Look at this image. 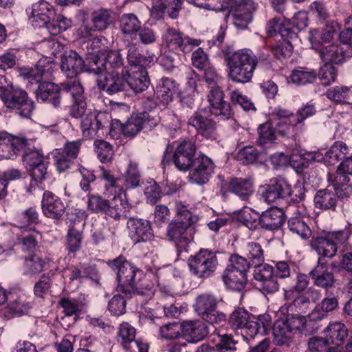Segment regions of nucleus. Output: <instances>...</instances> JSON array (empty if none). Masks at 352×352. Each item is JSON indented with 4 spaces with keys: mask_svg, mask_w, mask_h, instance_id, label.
Returning a JSON list of instances; mask_svg holds the SVG:
<instances>
[{
    "mask_svg": "<svg viewBox=\"0 0 352 352\" xmlns=\"http://www.w3.org/2000/svg\"><path fill=\"white\" fill-rule=\"evenodd\" d=\"M176 89L174 80L168 78H163L156 87V94L163 103L168 104L172 100Z\"/></svg>",
    "mask_w": 352,
    "mask_h": 352,
    "instance_id": "obj_43",
    "label": "nucleus"
},
{
    "mask_svg": "<svg viewBox=\"0 0 352 352\" xmlns=\"http://www.w3.org/2000/svg\"><path fill=\"white\" fill-rule=\"evenodd\" d=\"M208 333L207 326L202 320H186L182 322V337L188 342H199Z\"/></svg>",
    "mask_w": 352,
    "mask_h": 352,
    "instance_id": "obj_26",
    "label": "nucleus"
},
{
    "mask_svg": "<svg viewBox=\"0 0 352 352\" xmlns=\"http://www.w3.org/2000/svg\"><path fill=\"white\" fill-rule=\"evenodd\" d=\"M222 278L228 287L236 291L243 289L248 281L246 273L228 268L224 271Z\"/></svg>",
    "mask_w": 352,
    "mask_h": 352,
    "instance_id": "obj_36",
    "label": "nucleus"
},
{
    "mask_svg": "<svg viewBox=\"0 0 352 352\" xmlns=\"http://www.w3.org/2000/svg\"><path fill=\"white\" fill-rule=\"evenodd\" d=\"M56 63L47 57L41 58L34 67H23L20 75L32 84L40 82L43 79H49L52 76Z\"/></svg>",
    "mask_w": 352,
    "mask_h": 352,
    "instance_id": "obj_13",
    "label": "nucleus"
},
{
    "mask_svg": "<svg viewBox=\"0 0 352 352\" xmlns=\"http://www.w3.org/2000/svg\"><path fill=\"white\" fill-rule=\"evenodd\" d=\"M41 207L43 214L53 219H60L65 210V206L60 198L49 190L43 193Z\"/></svg>",
    "mask_w": 352,
    "mask_h": 352,
    "instance_id": "obj_23",
    "label": "nucleus"
},
{
    "mask_svg": "<svg viewBox=\"0 0 352 352\" xmlns=\"http://www.w3.org/2000/svg\"><path fill=\"white\" fill-rule=\"evenodd\" d=\"M144 116H131L125 124L122 125L123 135L128 138H133L138 134L142 129Z\"/></svg>",
    "mask_w": 352,
    "mask_h": 352,
    "instance_id": "obj_52",
    "label": "nucleus"
},
{
    "mask_svg": "<svg viewBox=\"0 0 352 352\" xmlns=\"http://www.w3.org/2000/svg\"><path fill=\"white\" fill-rule=\"evenodd\" d=\"M63 95L64 93H69L74 100L84 98V89L80 82L76 80H69L61 84Z\"/></svg>",
    "mask_w": 352,
    "mask_h": 352,
    "instance_id": "obj_61",
    "label": "nucleus"
},
{
    "mask_svg": "<svg viewBox=\"0 0 352 352\" xmlns=\"http://www.w3.org/2000/svg\"><path fill=\"white\" fill-rule=\"evenodd\" d=\"M0 98L6 108L24 118H29L34 107L28 93L19 87L11 86L7 92L0 89Z\"/></svg>",
    "mask_w": 352,
    "mask_h": 352,
    "instance_id": "obj_5",
    "label": "nucleus"
},
{
    "mask_svg": "<svg viewBox=\"0 0 352 352\" xmlns=\"http://www.w3.org/2000/svg\"><path fill=\"white\" fill-rule=\"evenodd\" d=\"M196 149L193 140H184L181 142L173 155V163L175 166L182 171L188 170L196 159Z\"/></svg>",
    "mask_w": 352,
    "mask_h": 352,
    "instance_id": "obj_17",
    "label": "nucleus"
},
{
    "mask_svg": "<svg viewBox=\"0 0 352 352\" xmlns=\"http://www.w3.org/2000/svg\"><path fill=\"white\" fill-rule=\"evenodd\" d=\"M190 226L184 221H172L168 226L166 236L170 241L175 243L178 256L188 251L191 239L187 233V230Z\"/></svg>",
    "mask_w": 352,
    "mask_h": 352,
    "instance_id": "obj_14",
    "label": "nucleus"
},
{
    "mask_svg": "<svg viewBox=\"0 0 352 352\" xmlns=\"http://www.w3.org/2000/svg\"><path fill=\"white\" fill-rule=\"evenodd\" d=\"M228 325L234 330H241L242 334L254 338L256 334L266 333L271 328L268 315L261 316L255 320H250V314L243 308L234 309L229 316Z\"/></svg>",
    "mask_w": 352,
    "mask_h": 352,
    "instance_id": "obj_3",
    "label": "nucleus"
},
{
    "mask_svg": "<svg viewBox=\"0 0 352 352\" xmlns=\"http://www.w3.org/2000/svg\"><path fill=\"white\" fill-rule=\"evenodd\" d=\"M259 191L265 201L270 204L291 196L292 185L284 177H276L261 186Z\"/></svg>",
    "mask_w": 352,
    "mask_h": 352,
    "instance_id": "obj_9",
    "label": "nucleus"
},
{
    "mask_svg": "<svg viewBox=\"0 0 352 352\" xmlns=\"http://www.w3.org/2000/svg\"><path fill=\"white\" fill-rule=\"evenodd\" d=\"M94 144L101 162L108 163L111 162L113 157V150L109 142L102 140H96Z\"/></svg>",
    "mask_w": 352,
    "mask_h": 352,
    "instance_id": "obj_56",
    "label": "nucleus"
},
{
    "mask_svg": "<svg viewBox=\"0 0 352 352\" xmlns=\"http://www.w3.org/2000/svg\"><path fill=\"white\" fill-rule=\"evenodd\" d=\"M113 197L109 200L106 215L114 220L118 221L122 218H128L133 206L126 198V193L123 187L115 190Z\"/></svg>",
    "mask_w": 352,
    "mask_h": 352,
    "instance_id": "obj_15",
    "label": "nucleus"
},
{
    "mask_svg": "<svg viewBox=\"0 0 352 352\" xmlns=\"http://www.w3.org/2000/svg\"><path fill=\"white\" fill-rule=\"evenodd\" d=\"M113 12L110 9L99 8L93 11L89 19L83 21L82 29L87 35L102 32L114 21Z\"/></svg>",
    "mask_w": 352,
    "mask_h": 352,
    "instance_id": "obj_12",
    "label": "nucleus"
},
{
    "mask_svg": "<svg viewBox=\"0 0 352 352\" xmlns=\"http://www.w3.org/2000/svg\"><path fill=\"white\" fill-rule=\"evenodd\" d=\"M190 271L197 278H208L216 270L218 265L214 252L200 250L196 254L190 256L188 261Z\"/></svg>",
    "mask_w": 352,
    "mask_h": 352,
    "instance_id": "obj_6",
    "label": "nucleus"
},
{
    "mask_svg": "<svg viewBox=\"0 0 352 352\" xmlns=\"http://www.w3.org/2000/svg\"><path fill=\"white\" fill-rule=\"evenodd\" d=\"M292 331L285 319L276 321L273 327V334L278 344H284L292 338Z\"/></svg>",
    "mask_w": 352,
    "mask_h": 352,
    "instance_id": "obj_51",
    "label": "nucleus"
},
{
    "mask_svg": "<svg viewBox=\"0 0 352 352\" xmlns=\"http://www.w3.org/2000/svg\"><path fill=\"white\" fill-rule=\"evenodd\" d=\"M347 153L348 148L345 143L336 142L324 155V162L328 166H333Z\"/></svg>",
    "mask_w": 352,
    "mask_h": 352,
    "instance_id": "obj_46",
    "label": "nucleus"
},
{
    "mask_svg": "<svg viewBox=\"0 0 352 352\" xmlns=\"http://www.w3.org/2000/svg\"><path fill=\"white\" fill-rule=\"evenodd\" d=\"M309 276L314 280L315 285L324 289L333 287L335 283L333 274L329 272L324 265H318L310 272Z\"/></svg>",
    "mask_w": 352,
    "mask_h": 352,
    "instance_id": "obj_32",
    "label": "nucleus"
},
{
    "mask_svg": "<svg viewBox=\"0 0 352 352\" xmlns=\"http://www.w3.org/2000/svg\"><path fill=\"white\" fill-rule=\"evenodd\" d=\"M217 307V300L210 294H202L196 298L195 310L204 320L211 324H217L226 320V316Z\"/></svg>",
    "mask_w": 352,
    "mask_h": 352,
    "instance_id": "obj_7",
    "label": "nucleus"
},
{
    "mask_svg": "<svg viewBox=\"0 0 352 352\" xmlns=\"http://www.w3.org/2000/svg\"><path fill=\"white\" fill-rule=\"evenodd\" d=\"M56 16L54 7L48 2L40 1L32 5L30 19L36 27L46 26Z\"/></svg>",
    "mask_w": 352,
    "mask_h": 352,
    "instance_id": "obj_24",
    "label": "nucleus"
},
{
    "mask_svg": "<svg viewBox=\"0 0 352 352\" xmlns=\"http://www.w3.org/2000/svg\"><path fill=\"white\" fill-rule=\"evenodd\" d=\"M245 252L251 265L254 267L260 265L264 261L263 250L258 243H248L245 248Z\"/></svg>",
    "mask_w": 352,
    "mask_h": 352,
    "instance_id": "obj_54",
    "label": "nucleus"
},
{
    "mask_svg": "<svg viewBox=\"0 0 352 352\" xmlns=\"http://www.w3.org/2000/svg\"><path fill=\"white\" fill-rule=\"evenodd\" d=\"M188 124L206 139L213 140L217 138V123L212 119L204 116L201 111L195 112L189 118Z\"/></svg>",
    "mask_w": 352,
    "mask_h": 352,
    "instance_id": "obj_22",
    "label": "nucleus"
},
{
    "mask_svg": "<svg viewBox=\"0 0 352 352\" xmlns=\"http://www.w3.org/2000/svg\"><path fill=\"white\" fill-rule=\"evenodd\" d=\"M82 232L76 229L74 226L69 228L66 236L65 248L68 252L69 254H73L75 256V254L81 248V243L82 241Z\"/></svg>",
    "mask_w": 352,
    "mask_h": 352,
    "instance_id": "obj_48",
    "label": "nucleus"
},
{
    "mask_svg": "<svg viewBox=\"0 0 352 352\" xmlns=\"http://www.w3.org/2000/svg\"><path fill=\"white\" fill-rule=\"evenodd\" d=\"M83 65L82 58L76 52L71 50L62 56L60 68L68 78H72L82 72Z\"/></svg>",
    "mask_w": 352,
    "mask_h": 352,
    "instance_id": "obj_28",
    "label": "nucleus"
},
{
    "mask_svg": "<svg viewBox=\"0 0 352 352\" xmlns=\"http://www.w3.org/2000/svg\"><path fill=\"white\" fill-rule=\"evenodd\" d=\"M36 96L38 100L50 104L56 108L58 107L63 98L62 87L54 82H41L37 89Z\"/></svg>",
    "mask_w": 352,
    "mask_h": 352,
    "instance_id": "obj_25",
    "label": "nucleus"
},
{
    "mask_svg": "<svg viewBox=\"0 0 352 352\" xmlns=\"http://www.w3.org/2000/svg\"><path fill=\"white\" fill-rule=\"evenodd\" d=\"M316 207L321 210H335L337 204L336 194L329 189L318 190L314 197Z\"/></svg>",
    "mask_w": 352,
    "mask_h": 352,
    "instance_id": "obj_40",
    "label": "nucleus"
},
{
    "mask_svg": "<svg viewBox=\"0 0 352 352\" xmlns=\"http://www.w3.org/2000/svg\"><path fill=\"white\" fill-rule=\"evenodd\" d=\"M328 180L333 186V192L336 197L348 198L352 194V185L349 184V178L347 175L329 174Z\"/></svg>",
    "mask_w": 352,
    "mask_h": 352,
    "instance_id": "obj_35",
    "label": "nucleus"
},
{
    "mask_svg": "<svg viewBox=\"0 0 352 352\" xmlns=\"http://www.w3.org/2000/svg\"><path fill=\"white\" fill-rule=\"evenodd\" d=\"M309 280L308 276L304 274L297 275L296 283L294 286L289 287L285 291V295L287 299L292 300L296 305V300L303 296L309 288L308 285Z\"/></svg>",
    "mask_w": 352,
    "mask_h": 352,
    "instance_id": "obj_39",
    "label": "nucleus"
},
{
    "mask_svg": "<svg viewBox=\"0 0 352 352\" xmlns=\"http://www.w3.org/2000/svg\"><path fill=\"white\" fill-rule=\"evenodd\" d=\"M349 236L350 232L346 229L324 232L313 236L311 247L320 256L333 258L338 252V246L344 244Z\"/></svg>",
    "mask_w": 352,
    "mask_h": 352,
    "instance_id": "obj_4",
    "label": "nucleus"
},
{
    "mask_svg": "<svg viewBox=\"0 0 352 352\" xmlns=\"http://www.w3.org/2000/svg\"><path fill=\"white\" fill-rule=\"evenodd\" d=\"M258 133L257 143L263 148H267L273 144L278 135L276 128L274 129L270 122L261 124L258 128Z\"/></svg>",
    "mask_w": 352,
    "mask_h": 352,
    "instance_id": "obj_42",
    "label": "nucleus"
},
{
    "mask_svg": "<svg viewBox=\"0 0 352 352\" xmlns=\"http://www.w3.org/2000/svg\"><path fill=\"white\" fill-rule=\"evenodd\" d=\"M234 24L240 28H245L252 21L251 5L248 3L230 12Z\"/></svg>",
    "mask_w": 352,
    "mask_h": 352,
    "instance_id": "obj_45",
    "label": "nucleus"
},
{
    "mask_svg": "<svg viewBox=\"0 0 352 352\" xmlns=\"http://www.w3.org/2000/svg\"><path fill=\"white\" fill-rule=\"evenodd\" d=\"M46 262L45 259L36 254H30L25 257L23 263L25 274L34 275L43 272Z\"/></svg>",
    "mask_w": 352,
    "mask_h": 352,
    "instance_id": "obj_50",
    "label": "nucleus"
},
{
    "mask_svg": "<svg viewBox=\"0 0 352 352\" xmlns=\"http://www.w3.org/2000/svg\"><path fill=\"white\" fill-rule=\"evenodd\" d=\"M52 285V279L49 275L43 274L34 287V294L39 298H43L50 292Z\"/></svg>",
    "mask_w": 352,
    "mask_h": 352,
    "instance_id": "obj_63",
    "label": "nucleus"
},
{
    "mask_svg": "<svg viewBox=\"0 0 352 352\" xmlns=\"http://www.w3.org/2000/svg\"><path fill=\"white\" fill-rule=\"evenodd\" d=\"M109 125V116L105 113H90L81 122L82 133L87 139H94L104 134V129Z\"/></svg>",
    "mask_w": 352,
    "mask_h": 352,
    "instance_id": "obj_10",
    "label": "nucleus"
},
{
    "mask_svg": "<svg viewBox=\"0 0 352 352\" xmlns=\"http://www.w3.org/2000/svg\"><path fill=\"white\" fill-rule=\"evenodd\" d=\"M284 221L283 212L278 208H271L261 215L259 224L263 228L274 230L278 229Z\"/></svg>",
    "mask_w": 352,
    "mask_h": 352,
    "instance_id": "obj_30",
    "label": "nucleus"
},
{
    "mask_svg": "<svg viewBox=\"0 0 352 352\" xmlns=\"http://www.w3.org/2000/svg\"><path fill=\"white\" fill-rule=\"evenodd\" d=\"M189 179L191 183L204 184L209 181L214 165L212 161L206 155H199L195 160Z\"/></svg>",
    "mask_w": 352,
    "mask_h": 352,
    "instance_id": "obj_19",
    "label": "nucleus"
},
{
    "mask_svg": "<svg viewBox=\"0 0 352 352\" xmlns=\"http://www.w3.org/2000/svg\"><path fill=\"white\" fill-rule=\"evenodd\" d=\"M349 88L345 86H336L329 89L326 92V96L331 100L341 103L349 96Z\"/></svg>",
    "mask_w": 352,
    "mask_h": 352,
    "instance_id": "obj_64",
    "label": "nucleus"
},
{
    "mask_svg": "<svg viewBox=\"0 0 352 352\" xmlns=\"http://www.w3.org/2000/svg\"><path fill=\"white\" fill-rule=\"evenodd\" d=\"M228 190L246 200L254 192V183L252 179L246 178H232L228 184Z\"/></svg>",
    "mask_w": 352,
    "mask_h": 352,
    "instance_id": "obj_31",
    "label": "nucleus"
},
{
    "mask_svg": "<svg viewBox=\"0 0 352 352\" xmlns=\"http://www.w3.org/2000/svg\"><path fill=\"white\" fill-rule=\"evenodd\" d=\"M126 82L135 93H140L148 88L150 82L146 70L140 69L129 74Z\"/></svg>",
    "mask_w": 352,
    "mask_h": 352,
    "instance_id": "obj_37",
    "label": "nucleus"
},
{
    "mask_svg": "<svg viewBox=\"0 0 352 352\" xmlns=\"http://www.w3.org/2000/svg\"><path fill=\"white\" fill-rule=\"evenodd\" d=\"M109 200L98 195H88L87 208L91 212H103L106 214V210L109 206Z\"/></svg>",
    "mask_w": 352,
    "mask_h": 352,
    "instance_id": "obj_59",
    "label": "nucleus"
},
{
    "mask_svg": "<svg viewBox=\"0 0 352 352\" xmlns=\"http://www.w3.org/2000/svg\"><path fill=\"white\" fill-rule=\"evenodd\" d=\"M39 232L34 229L21 230V234L18 236L17 241L25 252L33 254L38 247Z\"/></svg>",
    "mask_w": 352,
    "mask_h": 352,
    "instance_id": "obj_38",
    "label": "nucleus"
},
{
    "mask_svg": "<svg viewBox=\"0 0 352 352\" xmlns=\"http://www.w3.org/2000/svg\"><path fill=\"white\" fill-rule=\"evenodd\" d=\"M159 334L162 339L175 340L182 336V323H168L162 326L159 330Z\"/></svg>",
    "mask_w": 352,
    "mask_h": 352,
    "instance_id": "obj_57",
    "label": "nucleus"
},
{
    "mask_svg": "<svg viewBox=\"0 0 352 352\" xmlns=\"http://www.w3.org/2000/svg\"><path fill=\"white\" fill-rule=\"evenodd\" d=\"M321 59L326 63L340 64L345 60L346 57L352 55L349 46L342 44H331L316 48Z\"/></svg>",
    "mask_w": 352,
    "mask_h": 352,
    "instance_id": "obj_20",
    "label": "nucleus"
},
{
    "mask_svg": "<svg viewBox=\"0 0 352 352\" xmlns=\"http://www.w3.org/2000/svg\"><path fill=\"white\" fill-rule=\"evenodd\" d=\"M126 225L135 243L150 241L155 238L151 222L148 220L129 218Z\"/></svg>",
    "mask_w": 352,
    "mask_h": 352,
    "instance_id": "obj_21",
    "label": "nucleus"
},
{
    "mask_svg": "<svg viewBox=\"0 0 352 352\" xmlns=\"http://www.w3.org/2000/svg\"><path fill=\"white\" fill-rule=\"evenodd\" d=\"M126 85L124 72L107 73L102 80H98V86L109 95L123 91Z\"/></svg>",
    "mask_w": 352,
    "mask_h": 352,
    "instance_id": "obj_27",
    "label": "nucleus"
},
{
    "mask_svg": "<svg viewBox=\"0 0 352 352\" xmlns=\"http://www.w3.org/2000/svg\"><path fill=\"white\" fill-rule=\"evenodd\" d=\"M127 49L126 58L129 64L137 69H145L150 63L149 58L142 54L135 44L131 43L128 45Z\"/></svg>",
    "mask_w": 352,
    "mask_h": 352,
    "instance_id": "obj_44",
    "label": "nucleus"
},
{
    "mask_svg": "<svg viewBox=\"0 0 352 352\" xmlns=\"http://www.w3.org/2000/svg\"><path fill=\"white\" fill-rule=\"evenodd\" d=\"M325 336L332 344H342L349 336L346 325L340 322L330 323L324 329Z\"/></svg>",
    "mask_w": 352,
    "mask_h": 352,
    "instance_id": "obj_34",
    "label": "nucleus"
},
{
    "mask_svg": "<svg viewBox=\"0 0 352 352\" xmlns=\"http://www.w3.org/2000/svg\"><path fill=\"white\" fill-rule=\"evenodd\" d=\"M210 112L215 116H221L228 119L232 115V109L229 102L224 100V93L218 86L210 88L207 96Z\"/></svg>",
    "mask_w": 352,
    "mask_h": 352,
    "instance_id": "obj_18",
    "label": "nucleus"
},
{
    "mask_svg": "<svg viewBox=\"0 0 352 352\" xmlns=\"http://www.w3.org/2000/svg\"><path fill=\"white\" fill-rule=\"evenodd\" d=\"M71 25V21L63 15H56L46 25V28L52 35H58L66 30Z\"/></svg>",
    "mask_w": 352,
    "mask_h": 352,
    "instance_id": "obj_58",
    "label": "nucleus"
},
{
    "mask_svg": "<svg viewBox=\"0 0 352 352\" xmlns=\"http://www.w3.org/2000/svg\"><path fill=\"white\" fill-rule=\"evenodd\" d=\"M97 60H94V65H91L90 70L95 74H100L103 71L106 73L122 72H124V60L120 50H104L98 51Z\"/></svg>",
    "mask_w": 352,
    "mask_h": 352,
    "instance_id": "obj_8",
    "label": "nucleus"
},
{
    "mask_svg": "<svg viewBox=\"0 0 352 352\" xmlns=\"http://www.w3.org/2000/svg\"><path fill=\"white\" fill-rule=\"evenodd\" d=\"M316 78V73L313 70H294L290 76L292 82L298 85L312 83Z\"/></svg>",
    "mask_w": 352,
    "mask_h": 352,
    "instance_id": "obj_60",
    "label": "nucleus"
},
{
    "mask_svg": "<svg viewBox=\"0 0 352 352\" xmlns=\"http://www.w3.org/2000/svg\"><path fill=\"white\" fill-rule=\"evenodd\" d=\"M141 174L138 164L130 160L124 173V186L126 188H135L140 186Z\"/></svg>",
    "mask_w": 352,
    "mask_h": 352,
    "instance_id": "obj_47",
    "label": "nucleus"
},
{
    "mask_svg": "<svg viewBox=\"0 0 352 352\" xmlns=\"http://www.w3.org/2000/svg\"><path fill=\"white\" fill-rule=\"evenodd\" d=\"M254 278L261 283V289L265 293H274L278 289L276 278L274 276V270L270 265H263L255 273Z\"/></svg>",
    "mask_w": 352,
    "mask_h": 352,
    "instance_id": "obj_29",
    "label": "nucleus"
},
{
    "mask_svg": "<svg viewBox=\"0 0 352 352\" xmlns=\"http://www.w3.org/2000/svg\"><path fill=\"white\" fill-rule=\"evenodd\" d=\"M109 267L117 274L118 290L126 296L139 295L151 300L155 285L144 272L120 256L107 262Z\"/></svg>",
    "mask_w": 352,
    "mask_h": 352,
    "instance_id": "obj_1",
    "label": "nucleus"
},
{
    "mask_svg": "<svg viewBox=\"0 0 352 352\" xmlns=\"http://www.w3.org/2000/svg\"><path fill=\"white\" fill-rule=\"evenodd\" d=\"M28 140L25 138L15 137L6 131L0 132V160L12 159L21 150L25 148Z\"/></svg>",
    "mask_w": 352,
    "mask_h": 352,
    "instance_id": "obj_16",
    "label": "nucleus"
},
{
    "mask_svg": "<svg viewBox=\"0 0 352 352\" xmlns=\"http://www.w3.org/2000/svg\"><path fill=\"white\" fill-rule=\"evenodd\" d=\"M135 329L128 322L120 324L118 331L117 340L118 342L126 350L131 352H136L133 349V344H135Z\"/></svg>",
    "mask_w": 352,
    "mask_h": 352,
    "instance_id": "obj_33",
    "label": "nucleus"
},
{
    "mask_svg": "<svg viewBox=\"0 0 352 352\" xmlns=\"http://www.w3.org/2000/svg\"><path fill=\"white\" fill-rule=\"evenodd\" d=\"M21 152L23 153V162L28 168L44 162L43 155L39 151L31 148L28 142L25 148L21 150Z\"/></svg>",
    "mask_w": 352,
    "mask_h": 352,
    "instance_id": "obj_53",
    "label": "nucleus"
},
{
    "mask_svg": "<svg viewBox=\"0 0 352 352\" xmlns=\"http://www.w3.org/2000/svg\"><path fill=\"white\" fill-rule=\"evenodd\" d=\"M272 116L276 121V130L278 135L287 138H295L300 132L301 126L295 120H292V113L278 107L274 109Z\"/></svg>",
    "mask_w": 352,
    "mask_h": 352,
    "instance_id": "obj_11",
    "label": "nucleus"
},
{
    "mask_svg": "<svg viewBox=\"0 0 352 352\" xmlns=\"http://www.w3.org/2000/svg\"><path fill=\"white\" fill-rule=\"evenodd\" d=\"M119 26L124 35H136L140 29L141 22L134 14H124L120 19Z\"/></svg>",
    "mask_w": 352,
    "mask_h": 352,
    "instance_id": "obj_41",
    "label": "nucleus"
},
{
    "mask_svg": "<svg viewBox=\"0 0 352 352\" xmlns=\"http://www.w3.org/2000/svg\"><path fill=\"white\" fill-rule=\"evenodd\" d=\"M164 39L170 50L182 51L184 39L181 32L173 28H169L164 35Z\"/></svg>",
    "mask_w": 352,
    "mask_h": 352,
    "instance_id": "obj_55",
    "label": "nucleus"
},
{
    "mask_svg": "<svg viewBox=\"0 0 352 352\" xmlns=\"http://www.w3.org/2000/svg\"><path fill=\"white\" fill-rule=\"evenodd\" d=\"M289 230L303 239L310 237L311 231L302 217H292L287 222Z\"/></svg>",
    "mask_w": 352,
    "mask_h": 352,
    "instance_id": "obj_49",
    "label": "nucleus"
},
{
    "mask_svg": "<svg viewBox=\"0 0 352 352\" xmlns=\"http://www.w3.org/2000/svg\"><path fill=\"white\" fill-rule=\"evenodd\" d=\"M16 221L22 230L27 229L26 227L31 224H36L38 222V214L33 208H30L16 217Z\"/></svg>",
    "mask_w": 352,
    "mask_h": 352,
    "instance_id": "obj_62",
    "label": "nucleus"
},
{
    "mask_svg": "<svg viewBox=\"0 0 352 352\" xmlns=\"http://www.w3.org/2000/svg\"><path fill=\"white\" fill-rule=\"evenodd\" d=\"M226 65L228 77L233 82L245 84L251 81L258 64L257 57L248 50H241L227 54Z\"/></svg>",
    "mask_w": 352,
    "mask_h": 352,
    "instance_id": "obj_2",
    "label": "nucleus"
}]
</instances>
